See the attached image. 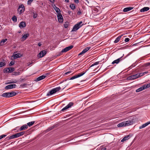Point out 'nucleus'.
Returning <instances> with one entry per match:
<instances>
[{"label": "nucleus", "instance_id": "20", "mask_svg": "<svg viewBox=\"0 0 150 150\" xmlns=\"http://www.w3.org/2000/svg\"><path fill=\"white\" fill-rule=\"evenodd\" d=\"M133 8V7H128L124 8L123 10V11L124 12H127L129 11Z\"/></svg>", "mask_w": 150, "mask_h": 150}, {"label": "nucleus", "instance_id": "2", "mask_svg": "<svg viewBox=\"0 0 150 150\" xmlns=\"http://www.w3.org/2000/svg\"><path fill=\"white\" fill-rule=\"evenodd\" d=\"M83 25V22L81 21L76 24L73 27L71 31H75L77 30Z\"/></svg>", "mask_w": 150, "mask_h": 150}, {"label": "nucleus", "instance_id": "5", "mask_svg": "<svg viewBox=\"0 0 150 150\" xmlns=\"http://www.w3.org/2000/svg\"><path fill=\"white\" fill-rule=\"evenodd\" d=\"M25 10V6L22 4L19 6L18 9V11L20 14L23 13L24 11Z\"/></svg>", "mask_w": 150, "mask_h": 150}, {"label": "nucleus", "instance_id": "40", "mask_svg": "<svg viewBox=\"0 0 150 150\" xmlns=\"http://www.w3.org/2000/svg\"><path fill=\"white\" fill-rule=\"evenodd\" d=\"M27 85V84L24 83V84L21 85H20V87H21L22 88H24Z\"/></svg>", "mask_w": 150, "mask_h": 150}, {"label": "nucleus", "instance_id": "34", "mask_svg": "<svg viewBox=\"0 0 150 150\" xmlns=\"http://www.w3.org/2000/svg\"><path fill=\"white\" fill-rule=\"evenodd\" d=\"M6 63L2 62H0V68L4 67L6 65Z\"/></svg>", "mask_w": 150, "mask_h": 150}, {"label": "nucleus", "instance_id": "7", "mask_svg": "<svg viewBox=\"0 0 150 150\" xmlns=\"http://www.w3.org/2000/svg\"><path fill=\"white\" fill-rule=\"evenodd\" d=\"M125 126H128L133 124L134 122V119H132L131 120L124 121Z\"/></svg>", "mask_w": 150, "mask_h": 150}, {"label": "nucleus", "instance_id": "26", "mask_svg": "<svg viewBox=\"0 0 150 150\" xmlns=\"http://www.w3.org/2000/svg\"><path fill=\"white\" fill-rule=\"evenodd\" d=\"M41 53H42V55L40 57H43L47 54V52L45 50H43L41 51Z\"/></svg>", "mask_w": 150, "mask_h": 150}, {"label": "nucleus", "instance_id": "36", "mask_svg": "<svg viewBox=\"0 0 150 150\" xmlns=\"http://www.w3.org/2000/svg\"><path fill=\"white\" fill-rule=\"evenodd\" d=\"M54 126H52L50 127H49L46 130L47 132H49L50 131L52 130V129L54 128Z\"/></svg>", "mask_w": 150, "mask_h": 150}, {"label": "nucleus", "instance_id": "54", "mask_svg": "<svg viewBox=\"0 0 150 150\" xmlns=\"http://www.w3.org/2000/svg\"><path fill=\"white\" fill-rule=\"evenodd\" d=\"M145 86H146L147 88L150 87V83L147 84L145 85Z\"/></svg>", "mask_w": 150, "mask_h": 150}, {"label": "nucleus", "instance_id": "50", "mask_svg": "<svg viewBox=\"0 0 150 150\" xmlns=\"http://www.w3.org/2000/svg\"><path fill=\"white\" fill-rule=\"evenodd\" d=\"M6 135L2 134L0 136L1 139H2L4 137H6Z\"/></svg>", "mask_w": 150, "mask_h": 150}, {"label": "nucleus", "instance_id": "59", "mask_svg": "<svg viewBox=\"0 0 150 150\" xmlns=\"http://www.w3.org/2000/svg\"><path fill=\"white\" fill-rule=\"evenodd\" d=\"M55 0H50V1L52 3H54V2Z\"/></svg>", "mask_w": 150, "mask_h": 150}, {"label": "nucleus", "instance_id": "38", "mask_svg": "<svg viewBox=\"0 0 150 150\" xmlns=\"http://www.w3.org/2000/svg\"><path fill=\"white\" fill-rule=\"evenodd\" d=\"M33 13V18H36L38 16V14L34 12Z\"/></svg>", "mask_w": 150, "mask_h": 150}, {"label": "nucleus", "instance_id": "33", "mask_svg": "<svg viewBox=\"0 0 150 150\" xmlns=\"http://www.w3.org/2000/svg\"><path fill=\"white\" fill-rule=\"evenodd\" d=\"M70 7L73 10H74L75 8V5L73 4H71L70 6Z\"/></svg>", "mask_w": 150, "mask_h": 150}, {"label": "nucleus", "instance_id": "57", "mask_svg": "<svg viewBox=\"0 0 150 150\" xmlns=\"http://www.w3.org/2000/svg\"><path fill=\"white\" fill-rule=\"evenodd\" d=\"M63 53V52H62V51H61V52L59 54L57 55V56H60L62 55V54Z\"/></svg>", "mask_w": 150, "mask_h": 150}, {"label": "nucleus", "instance_id": "31", "mask_svg": "<svg viewBox=\"0 0 150 150\" xmlns=\"http://www.w3.org/2000/svg\"><path fill=\"white\" fill-rule=\"evenodd\" d=\"M12 20L14 22L17 21V18L15 16H14L12 18Z\"/></svg>", "mask_w": 150, "mask_h": 150}, {"label": "nucleus", "instance_id": "6", "mask_svg": "<svg viewBox=\"0 0 150 150\" xmlns=\"http://www.w3.org/2000/svg\"><path fill=\"white\" fill-rule=\"evenodd\" d=\"M74 104V103L73 102H70L66 106L61 110V112H64L67 109L71 108V106L73 105Z\"/></svg>", "mask_w": 150, "mask_h": 150}, {"label": "nucleus", "instance_id": "17", "mask_svg": "<svg viewBox=\"0 0 150 150\" xmlns=\"http://www.w3.org/2000/svg\"><path fill=\"white\" fill-rule=\"evenodd\" d=\"M15 138H16V136L14 134L12 135L11 136H10L9 137H6V138L5 139L6 140H8L10 139H13Z\"/></svg>", "mask_w": 150, "mask_h": 150}, {"label": "nucleus", "instance_id": "63", "mask_svg": "<svg viewBox=\"0 0 150 150\" xmlns=\"http://www.w3.org/2000/svg\"><path fill=\"white\" fill-rule=\"evenodd\" d=\"M126 141L125 139H124V138L121 140V142H124V141Z\"/></svg>", "mask_w": 150, "mask_h": 150}, {"label": "nucleus", "instance_id": "25", "mask_svg": "<svg viewBox=\"0 0 150 150\" xmlns=\"http://www.w3.org/2000/svg\"><path fill=\"white\" fill-rule=\"evenodd\" d=\"M15 70V69L13 67H8V72L11 73Z\"/></svg>", "mask_w": 150, "mask_h": 150}, {"label": "nucleus", "instance_id": "15", "mask_svg": "<svg viewBox=\"0 0 150 150\" xmlns=\"http://www.w3.org/2000/svg\"><path fill=\"white\" fill-rule=\"evenodd\" d=\"M122 57H123V56L121 57L120 58L115 60H114L112 62V64H118L120 62V60H122L121 59Z\"/></svg>", "mask_w": 150, "mask_h": 150}, {"label": "nucleus", "instance_id": "51", "mask_svg": "<svg viewBox=\"0 0 150 150\" xmlns=\"http://www.w3.org/2000/svg\"><path fill=\"white\" fill-rule=\"evenodd\" d=\"M6 135L2 134L0 136L1 139H2L4 137H6Z\"/></svg>", "mask_w": 150, "mask_h": 150}, {"label": "nucleus", "instance_id": "56", "mask_svg": "<svg viewBox=\"0 0 150 150\" xmlns=\"http://www.w3.org/2000/svg\"><path fill=\"white\" fill-rule=\"evenodd\" d=\"M74 2L77 4H78L79 2V0H74Z\"/></svg>", "mask_w": 150, "mask_h": 150}, {"label": "nucleus", "instance_id": "21", "mask_svg": "<svg viewBox=\"0 0 150 150\" xmlns=\"http://www.w3.org/2000/svg\"><path fill=\"white\" fill-rule=\"evenodd\" d=\"M28 128V125H23L20 128V131H22L24 130H25Z\"/></svg>", "mask_w": 150, "mask_h": 150}, {"label": "nucleus", "instance_id": "30", "mask_svg": "<svg viewBox=\"0 0 150 150\" xmlns=\"http://www.w3.org/2000/svg\"><path fill=\"white\" fill-rule=\"evenodd\" d=\"M54 9L55 10L56 13H57V14L60 13V10L59 8L57 7V8H54Z\"/></svg>", "mask_w": 150, "mask_h": 150}, {"label": "nucleus", "instance_id": "48", "mask_svg": "<svg viewBox=\"0 0 150 150\" xmlns=\"http://www.w3.org/2000/svg\"><path fill=\"white\" fill-rule=\"evenodd\" d=\"M71 71H69L67 72L66 73H65L64 74V75H67L69 74H70V73H71Z\"/></svg>", "mask_w": 150, "mask_h": 150}, {"label": "nucleus", "instance_id": "60", "mask_svg": "<svg viewBox=\"0 0 150 150\" xmlns=\"http://www.w3.org/2000/svg\"><path fill=\"white\" fill-rule=\"evenodd\" d=\"M16 81H13L12 82H10L9 83H16Z\"/></svg>", "mask_w": 150, "mask_h": 150}, {"label": "nucleus", "instance_id": "41", "mask_svg": "<svg viewBox=\"0 0 150 150\" xmlns=\"http://www.w3.org/2000/svg\"><path fill=\"white\" fill-rule=\"evenodd\" d=\"M14 61H11L9 64V66L11 67L13 65H14Z\"/></svg>", "mask_w": 150, "mask_h": 150}, {"label": "nucleus", "instance_id": "47", "mask_svg": "<svg viewBox=\"0 0 150 150\" xmlns=\"http://www.w3.org/2000/svg\"><path fill=\"white\" fill-rule=\"evenodd\" d=\"M26 79L25 78L20 79V82H23V81H26Z\"/></svg>", "mask_w": 150, "mask_h": 150}, {"label": "nucleus", "instance_id": "13", "mask_svg": "<svg viewBox=\"0 0 150 150\" xmlns=\"http://www.w3.org/2000/svg\"><path fill=\"white\" fill-rule=\"evenodd\" d=\"M146 88V86H145V85H144L137 89L136 91V92H139Z\"/></svg>", "mask_w": 150, "mask_h": 150}, {"label": "nucleus", "instance_id": "43", "mask_svg": "<svg viewBox=\"0 0 150 150\" xmlns=\"http://www.w3.org/2000/svg\"><path fill=\"white\" fill-rule=\"evenodd\" d=\"M19 135V137L21 136H22L23 135L24 133H25V132H20L19 133H18Z\"/></svg>", "mask_w": 150, "mask_h": 150}, {"label": "nucleus", "instance_id": "24", "mask_svg": "<svg viewBox=\"0 0 150 150\" xmlns=\"http://www.w3.org/2000/svg\"><path fill=\"white\" fill-rule=\"evenodd\" d=\"M122 36V35H120L118 36L115 39V40L114 41V42L115 43H117L120 40L121 37Z\"/></svg>", "mask_w": 150, "mask_h": 150}, {"label": "nucleus", "instance_id": "9", "mask_svg": "<svg viewBox=\"0 0 150 150\" xmlns=\"http://www.w3.org/2000/svg\"><path fill=\"white\" fill-rule=\"evenodd\" d=\"M16 85L15 84H10L6 86L5 87V89L6 90L12 89L16 88Z\"/></svg>", "mask_w": 150, "mask_h": 150}, {"label": "nucleus", "instance_id": "11", "mask_svg": "<svg viewBox=\"0 0 150 150\" xmlns=\"http://www.w3.org/2000/svg\"><path fill=\"white\" fill-rule=\"evenodd\" d=\"M73 47V46L71 45L67 47L62 50V52H65L71 49Z\"/></svg>", "mask_w": 150, "mask_h": 150}, {"label": "nucleus", "instance_id": "45", "mask_svg": "<svg viewBox=\"0 0 150 150\" xmlns=\"http://www.w3.org/2000/svg\"><path fill=\"white\" fill-rule=\"evenodd\" d=\"M33 0H28L27 1V4L28 5H30L31 3L33 1Z\"/></svg>", "mask_w": 150, "mask_h": 150}, {"label": "nucleus", "instance_id": "14", "mask_svg": "<svg viewBox=\"0 0 150 150\" xmlns=\"http://www.w3.org/2000/svg\"><path fill=\"white\" fill-rule=\"evenodd\" d=\"M149 124H150V121L149 122H148L144 124H143L142 126H140L139 127V129H140L143 128H144Z\"/></svg>", "mask_w": 150, "mask_h": 150}, {"label": "nucleus", "instance_id": "1", "mask_svg": "<svg viewBox=\"0 0 150 150\" xmlns=\"http://www.w3.org/2000/svg\"><path fill=\"white\" fill-rule=\"evenodd\" d=\"M16 93L15 92L12 91L11 92L4 93L2 94V96L6 98H9L16 96Z\"/></svg>", "mask_w": 150, "mask_h": 150}, {"label": "nucleus", "instance_id": "28", "mask_svg": "<svg viewBox=\"0 0 150 150\" xmlns=\"http://www.w3.org/2000/svg\"><path fill=\"white\" fill-rule=\"evenodd\" d=\"M35 121H31V122H29L28 123H27V125H28V126L29 127H31L32 125H33V124L35 123Z\"/></svg>", "mask_w": 150, "mask_h": 150}, {"label": "nucleus", "instance_id": "27", "mask_svg": "<svg viewBox=\"0 0 150 150\" xmlns=\"http://www.w3.org/2000/svg\"><path fill=\"white\" fill-rule=\"evenodd\" d=\"M7 40V39L2 40L0 42V46L3 45L4 44V42H5Z\"/></svg>", "mask_w": 150, "mask_h": 150}, {"label": "nucleus", "instance_id": "55", "mask_svg": "<svg viewBox=\"0 0 150 150\" xmlns=\"http://www.w3.org/2000/svg\"><path fill=\"white\" fill-rule=\"evenodd\" d=\"M15 136H16V138H18L19 137V134H18V133H17L16 134H15Z\"/></svg>", "mask_w": 150, "mask_h": 150}, {"label": "nucleus", "instance_id": "19", "mask_svg": "<svg viewBox=\"0 0 150 150\" xmlns=\"http://www.w3.org/2000/svg\"><path fill=\"white\" fill-rule=\"evenodd\" d=\"M149 7H144L140 10V11L141 12H144L146 11L149 10Z\"/></svg>", "mask_w": 150, "mask_h": 150}, {"label": "nucleus", "instance_id": "52", "mask_svg": "<svg viewBox=\"0 0 150 150\" xmlns=\"http://www.w3.org/2000/svg\"><path fill=\"white\" fill-rule=\"evenodd\" d=\"M42 54V53H41V51L39 53V54L38 55V57H39V58H40V57H41V55Z\"/></svg>", "mask_w": 150, "mask_h": 150}, {"label": "nucleus", "instance_id": "64", "mask_svg": "<svg viewBox=\"0 0 150 150\" xmlns=\"http://www.w3.org/2000/svg\"><path fill=\"white\" fill-rule=\"evenodd\" d=\"M53 8H54H54H57V7L55 5H54V6H53Z\"/></svg>", "mask_w": 150, "mask_h": 150}, {"label": "nucleus", "instance_id": "8", "mask_svg": "<svg viewBox=\"0 0 150 150\" xmlns=\"http://www.w3.org/2000/svg\"><path fill=\"white\" fill-rule=\"evenodd\" d=\"M57 17L59 23H62L63 21V19L62 14L61 13L58 14Z\"/></svg>", "mask_w": 150, "mask_h": 150}, {"label": "nucleus", "instance_id": "39", "mask_svg": "<svg viewBox=\"0 0 150 150\" xmlns=\"http://www.w3.org/2000/svg\"><path fill=\"white\" fill-rule=\"evenodd\" d=\"M68 23L67 22H66L64 24V27L65 28H67L68 27Z\"/></svg>", "mask_w": 150, "mask_h": 150}, {"label": "nucleus", "instance_id": "53", "mask_svg": "<svg viewBox=\"0 0 150 150\" xmlns=\"http://www.w3.org/2000/svg\"><path fill=\"white\" fill-rule=\"evenodd\" d=\"M50 73H47L45 74H44V75L45 76V77H46V76H47L49 75H50Z\"/></svg>", "mask_w": 150, "mask_h": 150}, {"label": "nucleus", "instance_id": "58", "mask_svg": "<svg viewBox=\"0 0 150 150\" xmlns=\"http://www.w3.org/2000/svg\"><path fill=\"white\" fill-rule=\"evenodd\" d=\"M150 65L149 63H147L146 64V66L147 67L149 66Z\"/></svg>", "mask_w": 150, "mask_h": 150}, {"label": "nucleus", "instance_id": "4", "mask_svg": "<svg viewBox=\"0 0 150 150\" xmlns=\"http://www.w3.org/2000/svg\"><path fill=\"white\" fill-rule=\"evenodd\" d=\"M87 71V70H86L85 71H83L82 72H81V73H79L78 74L76 75H75V76H72V77H71L70 79H68V80H73V79H76V78H79V77H81V76H82L84 74H85V73Z\"/></svg>", "mask_w": 150, "mask_h": 150}, {"label": "nucleus", "instance_id": "32", "mask_svg": "<svg viewBox=\"0 0 150 150\" xmlns=\"http://www.w3.org/2000/svg\"><path fill=\"white\" fill-rule=\"evenodd\" d=\"M131 137L130 134L126 135L124 137V139H125V140L128 139Z\"/></svg>", "mask_w": 150, "mask_h": 150}, {"label": "nucleus", "instance_id": "23", "mask_svg": "<svg viewBox=\"0 0 150 150\" xmlns=\"http://www.w3.org/2000/svg\"><path fill=\"white\" fill-rule=\"evenodd\" d=\"M29 35L28 33L26 34L25 35L23 36L21 38L22 39L23 41L25 40V39L29 36Z\"/></svg>", "mask_w": 150, "mask_h": 150}, {"label": "nucleus", "instance_id": "49", "mask_svg": "<svg viewBox=\"0 0 150 150\" xmlns=\"http://www.w3.org/2000/svg\"><path fill=\"white\" fill-rule=\"evenodd\" d=\"M130 40V39L128 38H125V42H127L129 41V40Z\"/></svg>", "mask_w": 150, "mask_h": 150}, {"label": "nucleus", "instance_id": "12", "mask_svg": "<svg viewBox=\"0 0 150 150\" xmlns=\"http://www.w3.org/2000/svg\"><path fill=\"white\" fill-rule=\"evenodd\" d=\"M91 48V47H87L83 50L79 54V55H82V54L85 53Z\"/></svg>", "mask_w": 150, "mask_h": 150}, {"label": "nucleus", "instance_id": "29", "mask_svg": "<svg viewBox=\"0 0 150 150\" xmlns=\"http://www.w3.org/2000/svg\"><path fill=\"white\" fill-rule=\"evenodd\" d=\"M124 122H122L118 124L117 125V127H121L123 126H125V125H124Z\"/></svg>", "mask_w": 150, "mask_h": 150}, {"label": "nucleus", "instance_id": "18", "mask_svg": "<svg viewBox=\"0 0 150 150\" xmlns=\"http://www.w3.org/2000/svg\"><path fill=\"white\" fill-rule=\"evenodd\" d=\"M26 26V23L25 22L22 21L19 24V27L20 28H23L25 27Z\"/></svg>", "mask_w": 150, "mask_h": 150}, {"label": "nucleus", "instance_id": "62", "mask_svg": "<svg viewBox=\"0 0 150 150\" xmlns=\"http://www.w3.org/2000/svg\"><path fill=\"white\" fill-rule=\"evenodd\" d=\"M38 45L39 47H40L42 45V44L40 43H38Z\"/></svg>", "mask_w": 150, "mask_h": 150}, {"label": "nucleus", "instance_id": "42", "mask_svg": "<svg viewBox=\"0 0 150 150\" xmlns=\"http://www.w3.org/2000/svg\"><path fill=\"white\" fill-rule=\"evenodd\" d=\"M14 75H16V76H17V75H19L20 74V72H14Z\"/></svg>", "mask_w": 150, "mask_h": 150}, {"label": "nucleus", "instance_id": "44", "mask_svg": "<svg viewBox=\"0 0 150 150\" xmlns=\"http://www.w3.org/2000/svg\"><path fill=\"white\" fill-rule=\"evenodd\" d=\"M137 74L138 77H141V76L144 75L143 73H140L139 74Z\"/></svg>", "mask_w": 150, "mask_h": 150}, {"label": "nucleus", "instance_id": "3", "mask_svg": "<svg viewBox=\"0 0 150 150\" xmlns=\"http://www.w3.org/2000/svg\"><path fill=\"white\" fill-rule=\"evenodd\" d=\"M60 89L61 88L60 87H59L53 88L47 94L46 96H49L50 95H52L59 91Z\"/></svg>", "mask_w": 150, "mask_h": 150}, {"label": "nucleus", "instance_id": "37", "mask_svg": "<svg viewBox=\"0 0 150 150\" xmlns=\"http://www.w3.org/2000/svg\"><path fill=\"white\" fill-rule=\"evenodd\" d=\"M3 72L4 73H7L8 72V68H5L3 70Z\"/></svg>", "mask_w": 150, "mask_h": 150}, {"label": "nucleus", "instance_id": "46", "mask_svg": "<svg viewBox=\"0 0 150 150\" xmlns=\"http://www.w3.org/2000/svg\"><path fill=\"white\" fill-rule=\"evenodd\" d=\"M82 13V12L81 11L80 9H79V10L78 11V12H77V14L78 15H80Z\"/></svg>", "mask_w": 150, "mask_h": 150}, {"label": "nucleus", "instance_id": "22", "mask_svg": "<svg viewBox=\"0 0 150 150\" xmlns=\"http://www.w3.org/2000/svg\"><path fill=\"white\" fill-rule=\"evenodd\" d=\"M22 56V55L20 54H16L14 55L13 59H16L17 58L21 57Z\"/></svg>", "mask_w": 150, "mask_h": 150}, {"label": "nucleus", "instance_id": "10", "mask_svg": "<svg viewBox=\"0 0 150 150\" xmlns=\"http://www.w3.org/2000/svg\"><path fill=\"white\" fill-rule=\"evenodd\" d=\"M138 78L137 74L135 75H131L128 77H127V80H134L135 79H136L137 78Z\"/></svg>", "mask_w": 150, "mask_h": 150}, {"label": "nucleus", "instance_id": "61", "mask_svg": "<svg viewBox=\"0 0 150 150\" xmlns=\"http://www.w3.org/2000/svg\"><path fill=\"white\" fill-rule=\"evenodd\" d=\"M102 150H106V148L105 147H103L102 149Z\"/></svg>", "mask_w": 150, "mask_h": 150}, {"label": "nucleus", "instance_id": "35", "mask_svg": "<svg viewBox=\"0 0 150 150\" xmlns=\"http://www.w3.org/2000/svg\"><path fill=\"white\" fill-rule=\"evenodd\" d=\"M99 62H100L99 61L95 62V63H94L93 64H91V65L90 66V67H91L95 65H96L98 64H99Z\"/></svg>", "mask_w": 150, "mask_h": 150}, {"label": "nucleus", "instance_id": "16", "mask_svg": "<svg viewBox=\"0 0 150 150\" xmlns=\"http://www.w3.org/2000/svg\"><path fill=\"white\" fill-rule=\"evenodd\" d=\"M45 76L42 75L41 76H40L39 77H38L36 80H35L36 81H40L43 79H45Z\"/></svg>", "mask_w": 150, "mask_h": 150}]
</instances>
